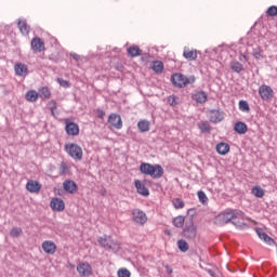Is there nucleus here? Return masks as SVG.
I'll return each instance as SVG.
<instances>
[{
    "mask_svg": "<svg viewBox=\"0 0 277 277\" xmlns=\"http://www.w3.org/2000/svg\"><path fill=\"white\" fill-rule=\"evenodd\" d=\"M108 122L111 124V127H114V129H122V117H120L118 114L109 115Z\"/></svg>",
    "mask_w": 277,
    "mask_h": 277,
    "instance_id": "12",
    "label": "nucleus"
},
{
    "mask_svg": "<svg viewBox=\"0 0 277 277\" xmlns=\"http://www.w3.org/2000/svg\"><path fill=\"white\" fill-rule=\"evenodd\" d=\"M171 81L175 88H187V85L196 83V76L186 77L183 74H174Z\"/></svg>",
    "mask_w": 277,
    "mask_h": 277,
    "instance_id": "3",
    "label": "nucleus"
},
{
    "mask_svg": "<svg viewBox=\"0 0 277 277\" xmlns=\"http://www.w3.org/2000/svg\"><path fill=\"white\" fill-rule=\"evenodd\" d=\"M39 95H40L41 98H51V91H49V88L43 87L39 91Z\"/></svg>",
    "mask_w": 277,
    "mask_h": 277,
    "instance_id": "38",
    "label": "nucleus"
},
{
    "mask_svg": "<svg viewBox=\"0 0 277 277\" xmlns=\"http://www.w3.org/2000/svg\"><path fill=\"white\" fill-rule=\"evenodd\" d=\"M140 172L151 176V179H161L163 176V167L160 164H150L148 162H143L140 166Z\"/></svg>",
    "mask_w": 277,
    "mask_h": 277,
    "instance_id": "2",
    "label": "nucleus"
},
{
    "mask_svg": "<svg viewBox=\"0 0 277 277\" xmlns=\"http://www.w3.org/2000/svg\"><path fill=\"white\" fill-rule=\"evenodd\" d=\"M210 122H213V124H217L219 122H222L224 120V111L220 109H212L210 110Z\"/></svg>",
    "mask_w": 277,
    "mask_h": 277,
    "instance_id": "11",
    "label": "nucleus"
},
{
    "mask_svg": "<svg viewBox=\"0 0 277 277\" xmlns=\"http://www.w3.org/2000/svg\"><path fill=\"white\" fill-rule=\"evenodd\" d=\"M256 233L259 238L262 239V241L266 242L267 246H274L276 243V241H274L273 238L269 237V235L263 232V229H256Z\"/></svg>",
    "mask_w": 277,
    "mask_h": 277,
    "instance_id": "22",
    "label": "nucleus"
},
{
    "mask_svg": "<svg viewBox=\"0 0 277 277\" xmlns=\"http://www.w3.org/2000/svg\"><path fill=\"white\" fill-rule=\"evenodd\" d=\"M65 130H66L67 135L75 136L79 133V124H77L72 121H69L66 123Z\"/></svg>",
    "mask_w": 277,
    "mask_h": 277,
    "instance_id": "20",
    "label": "nucleus"
},
{
    "mask_svg": "<svg viewBox=\"0 0 277 277\" xmlns=\"http://www.w3.org/2000/svg\"><path fill=\"white\" fill-rule=\"evenodd\" d=\"M97 242L105 250H113L114 252L120 251V245L111 239V236L104 235L97 239Z\"/></svg>",
    "mask_w": 277,
    "mask_h": 277,
    "instance_id": "5",
    "label": "nucleus"
},
{
    "mask_svg": "<svg viewBox=\"0 0 277 277\" xmlns=\"http://www.w3.org/2000/svg\"><path fill=\"white\" fill-rule=\"evenodd\" d=\"M27 192H30V194H38L40 189H42V184H40L38 181L30 180L26 184Z\"/></svg>",
    "mask_w": 277,
    "mask_h": 277,
    "instance_id": "14",
    "label": "nucleus"
},
{
    "mask_svg": "<svg viewBox=\"0 0 277 277\" xmlns=\"http://www.w3.org/2000/svg\"><path fill=\"white\" fill-rule=\"evenodd\" d=\"M259 94L263 101H272L274 98V90L269 85H261L259 88Z\"/></svg>",
    "mask_w": 277,
    "mask_h": 277,
    "instance_id": "9",
    "label": "nucleus"
},
{
    "mask_svg": "<svg viewBox=\"0 0 277 277\" xmlns=\"http://www.w3.org/2000/svg\"><path fill=\"white\" fill-rule=\"evenodd\" d=\"M246 214L241 210H226L224 212H221L214 219V224L216 226H225V224H228L229 222L239 230H246L250 228L248 223H246Z\"/></svg>",
    "mask_w": 277,
    "mask_h": 277,
    "instance_id": "1",
    "label": "nucleus"
},
{
    "mask_svg": "<svg viewBox=\"0 0 277 277\" xmlns=\"http://www.w3.org/2000/svg\"><path fill=\"white\" fill-rule=\"evenodd\" d=\"M134 185H135L137 194H140V196H150V190H148V188L146 187V185L144 183H142V181L135 180Z\"/></svg>",
    "mask_w": 277,
    "mask_h": 277,
    "instance_id": "15",
    "label": "nucleus"
},
{
    "mask_svg": "<svg viewBox=\"0 0 277 277\" xmlns=\"http://www.w3.org/2000/svg\"><path fill=\"white\" fill-rule=\"evenodd\" d=\"M173 205L176 209H183V207H185V202H183L181 199H175L173 201Z\"/></svg>",
    "mask_w": 277,
    "mask_h": 277,
    "instance_id": "44",
    "label": "nucleus"
},
{
    "mask_svg": "<svg viewBox=\"0 0 277 277\" xmlns=\"http://www.w3.org/2000/svg\"><path fill=\"white\" fill-rule=\"evenodd\" d=\"M197 196H198L199 202H201V205H209V197H207V194L203 190H199L197 193Z\"/></svg>",
    "mask_w": 277,
    "mask_h": 277,
    "instance_id": "35",
    "label": "nucleus"
},
{
    "mask_svg": "<svg viewBox=\"0 0 277 277\" xmlns=\"http://www.w3.org/2000/svg\"><path fill=\"white\" fill-rule=\"evenodd\" d=\"M42 250L45 254H53L57 250V246L51 240H45L42 242Z\"/></svg>",
    "mask_w": 277,
    "mask_h": 277,
    "instance_id": "18",
    "label": "nucleus"
},
{
    "mask_svg": "<svg viewBox=\"0 0 277 277\" xmlns=\"http://www.w3.org/2000/svg\"><path fill=\"white\" fill-rule=\"evenodd\" d=\"M97 118H101V120H103V118H105V110L97 109Z\"/></svg>",
    "mask_w": 277,
    "mask_h": 277,
    "instance_id": "46",
    "label": "nucleus"
},
{
    "mask_svg": "<svg viewBox=\"0 0 277 277\" xmlns=\"http://www.w3.org/2000/svg\"><path fill=\"white\" fill-rule=\"evenodd\" d=\"M70 55H71L72 60H75L76 62H79V60H81V56H79V54H77V53H71Z\"/></svg>",
    "mask_w": 277,
    "mask_h": 277,
    "instance_id": "47",
    "label": "nucleus"
},
{
    "mask_svg": "<svg viewBox=\"0 0 277 277\" xmlns=\"http://www.w3.org/2000/svg\"><path fill=\"white\" fill-rule=\"evenodd\" d=\"M207 273L209 274V276L217 277V274L213 269H208Z\"/></svg>",
    "mask_w": 277,
    "mask_h": 277,
    "instance_id": "48",
    "label": "nucleus"
},
{
    "mask_svg": "<svg viewBox=\"0 0 277 277\" xmlns=\"http://www.w3.org/2000/svg\"><path fill=\"white\" fill-rule=\"evenodd\" d=\"M77 272L81 277L92 276V265L88 262H82L77 265Z\"/></svg>",
    "mask_w": 277,
    "mask_h": 277,
    "instance_id": "10",
    "label": "nucleus"
},
{
    "mask_svg": "<svg viewBox=\"0 0 277 277\" xmlns=\"http://www.w3.org/2000/svg\"><path fill=\"white\" fill-rule=\"evenodd\" d=\"M118 277H131V272L127 268H121L117 273Z\"/></svg>",
    "mask_w": 277,
    "mask_h": 277,
    "instance_id": "41",
    "label": "nucleus"
},
{
    "mask_svg": "<svg viewBox=\"0 0 277 277\" xmlns=\"http://www.w3.org/2000/svg\"><path fill=\"white\" fill-rule=\"evenodd\" d=\"M173 226L176 228H183L185 226V216L179 215L173 219Z\"/></svg>",
    "mask_w": 277,
    "mask_h": 277,
    "instance_id": "30",
    "label": "nucleus"
},
{
    "mask_svg": "<svg viewBox=\"0 0 277 277\" xmlns=\"http://www.w3.org/2000/svg\"><path fill=\"white\" fill-rule=\"evenodd\" d=\"M199 129L201 133H211V124H209L207 121H201L199 123Z\"/></svg>",
    "mask_w": 277,
    "mask_h": 277,
    "instance_id": "36",
    "label": "nucleus"
},
{
    "mask_svg": "<svg viewBox=\"0 0 277 277\" xmlns=\"http://www.w3.org/2000/svg\"><path fill=\"white\" fill-rule=\"evenodd\" d=\"M18 29L21 31V34H23V36H29V32L31 31V27H29L27 25V22L26 21H23V22H18Z\"/></svg>",
    "mask_w": 277,
    "mask_h": 277,
    "instance_id": "26",
    "label": "nucleus"
},
{
    "mask_svg": "<svg viewBox=\"0 0 277 277\" xmlns=\"http://www.w3.org/2000/svg\"><path fill=\"white\" fill-rule=\"evenodd\" d=\"M230 68L234 72H242L243 70V65L239 63L238 61H234L230 63Z\"/></svg>",
    "mask_w": 277,
    "mask_h": 277,
    "instance_id": "33",
    "label": "nucleus"
},
{
    "mask_svg": "<svg viewBox=\"0 0 277 277\" xmlns=\"http://www.w3.org/2000/svg\"><path fill=\"white\" fill-rule=\"evenodd\" d=\"M129 57H140L142 55V49L137 45H132L128 49Z\"/></svg>",
    "mask_w": 277,
    "mask_h": 277,
    "instance_id": "27",
    "label": "nucleus"
},
{
    "mask_svg": "<svg viewBox=\"0 0 277 277\" xmlns=\"http://www.w3.org/2000/svg\"><path fill=\"white\" fill-rule=\"evenodd\" d=\"M131 220L134 222V224H137L138 226H144L146 222H148V216H146V212L134 209L131 212Z\"/></svg>",
    "mask_w": 277,
    "mask_h": 277,
    "instance_id": "7",
    "label": "nucleus"
},
{
    "mask_svg": "<svg viewBox=\"0 0 277 277\" xmlns=\"http://www.w3.org/2000/svg\"><path fill=\"white\" fill-rule=\"evenodd\" d=\"M230 145H228V143L221 142L216 145V153H219V155H228Z\"/></svg>",
    "mask_w": 277,
    "mask_h": 277,
    "instance_id": "25",
    "label": "nucleus"
},
{
    "mask_svg": "<svg viewBox=\"0 0 277 277\" xmlns=\"http://www.w3.org/2000/svg\"><path fill=\"white\" fill-rule=\"evenodd\" d=\"M183 57L188 62H195V60H198V51L189 50V48L185 47L183 52Z\"/></svg>",
    "mask_w": 277,
    "mask_h": 277,
    "instance_id": "16",
    "label": "nucleus"
},
{
    "mask_svg": "<svg viewBox=\"0 0 277 277\" xmlns=\"http://www.w3.org/2000/svg\"><path fill=\"white\" fill-rule=\"evenodd\" d=\"M251 193L253 196H255V198H263V196H265V190L261 186H254L251 189Z\"/></svg>",
    "mask_w": 277,
    "mask_h": 277,
    "instance_id": "31",
    "label": "nucleus"
},
{
    "mask_svg": "<svg viewBox=\"0 0 277 277\" xmlns=\"http://www.w3.org/2000/svg\"><path fill=\"white\" fill-rule=\"evenodd\" d=\"M151 69L154 70V72H163V62L154 61L151 63Z\"/></svg>",
    "mask_w": 277,
    "mask_h": 277,
    "instance_id": "29",
    "label": "nucleus"
},
{
    "mask_svg": "<svg viewBox=\"0 0 277 277\" xmlns=\"http://www.w3.org/2000/svg\"><path fill=\"white\" fill-rule=\"evenodd\" d=\"M64 150L71 159H75V161H81V159H83V148H81L79 144L67 143L64 146Z\"/></svg>",
    "mask_w": 277,
    "mask_h": 277,
    "instance_id": "4",
    "label": "nucleus"
},
{
    "mask_svg": "<svg viewBox=\"0 0 277 277\" xmlns=\"http://www.w3.org/2000/svg\"><path fill=\"white\" fill-rule=\"evenodd\" d=\"M68 170H69L68 163H66L64 161L61 162L60 168H58L61 176H64L68 172Z\"/></svg>",
    "mask_w": 277,
    "mask_h": 277,
    "instance_id": "39",
    "label": "nucleus"
},
{
    "mask_svg": "<svg viewBox=\"0 0 277 277\" xmlns=\"http://www.w3.org/2000/svg\"><path fill=\"white\" fill-rule=\"evenodd\" d=\"M234 131L239 135H245V133H248V124L243 121H238L234 126Z\"/></svg>",
    "mask_w": 277,
    "mask_h": 277,
    "instance_id": "23",
    "label": "nucleus"
},
{
    "mask_svg": "<svg viewBox=\"0 0 277 277\" xmlns=\"http://www.w3.org/2000/svg\"><path fill=\"white\" fill-rule=\"evenodd\" d=\"M10 235L14 238L16 237H21V235H23V228L21 227H13L10 232Z\"/></svg>",
    "mask_w": 277,
    "mask_h": 277,
    "instance_id": "40",
    "label": "nucleus"
},
{
    "mask_svg": "<svg viewBox=\"0 0 277 277\" xmlns=\"http://www.w3.org/2000/svg\"><path fill=\"white\" fill-rule=\"evenodd\" d=\"M239 61L240 62H248V56H246V54H240Z\"/></svg>",
    "mask_w": 277,
    "mask_h": 277,
    "instance_id": "49",
    "label": "nucleus"
},
{
    "mask_svg": "<svg viewBox=\"0 0 277 277\" xmlns=\"http://www.w3.org/2000/svg\"><path fill=\"white\" fill-rule=\"evenodd\" d=\"M57 83L62 87V88H70V82L67 80H64L63 78H57Z\"/></svg>",
    "mask_w": 277,
    "mask_h": 277,
    "instance_id": "43",
    "label": "nucleus"
},
{
    "mask_svg": "<svg viewBox=\"0 0 277 277\" xmlns=\"http://www.w3.org/2000/svg\"><path fill=\"white\" fill-rule=\"evenodd\" d=\"M266 14L268 16H277V6L276 5H272L267 9Z\"/></svg>",
    "mask_w": 277,
    "mask_h": 277,
    "instance_id": "42",
    "label": "nucleus"
},
{
    "mask_svg": "<svg viewBox=\"0 0 277 277\" xmlns=\"http://www.w3.org/2000/svg\"><path fill=\"white\" fill-rule=\"evenodd\" d=\"M63 189L67 194H76V192H77V189H79V187L77 186V183H75V181H72V180H65L63 182Z\"/></svg>",
    "mask_w": 277,
    "mask_h": 277,
    "instance_id": "13",
    "label": "nucleus"
},
{
    "mask_svg": "<svg viewBox=\"0 0 277 277\" xmlns=\"http://www.w3.org/2000/svg\"><path fill=\"white\" fill-rule=\"evenodd\" d=\"M30 49L34 53H42L47 48L44 47V40L40 37H34L30 41Z\"/></svg>",
    "mask_w": 277,
    "mask_h": 277,
    "instance_id": "8",
    "label": "nucleus"
},
{
    "mask_svg": "<svg viewBox=\"0 0 277 277\" xmlns=\"http://www.w3.org/2000/svg\"><path fill=\"white\" fill-rule=\"evenodd\" d=\"M177 248L181 252H187V250H189V245L186 240L180 239L177 240Z\"/></svg>",
    "mask_w": 277,
    "mask_h": 277,
    "instance_id": "34",
    "label": "nucleus"
},
{
    "mask_svg": "<svg viewBox=\"0 0 277 277\" xmlns=\"http://www.w3.org/2000/svg\"><path fill=\"white\" fill-rule=\"evenodd\" d=\"M193 101H196V103H199L200 105L207 103V98H209V95H207V92L205 91H197L192 95Z\"/></svg>",
    "mask_w": 277,
    "mask_h": 277,
    "instance_id": "17",
    "label": "nucleus"
},
{
    "mask_svg": "<svg viewBox=\"0 0 277 277\" xmlns=\"http://www.w3.org/2000/svg\"><path fill=\"white\" fill-rule=\"evenodd\" d=\"M26 101H29V103H36L38 101V92L30 90L26 93Z\"/></svg>",
    "mask_w": 277,
    "mask_h": 277,
    "instance_id": "32",
    "label": "nucleus"
},
{
    "mask_svg": "<svg viewBox=\"0 0 277 277\" xmlns=\"http://www.w3.org/2000/svg\"><path fill=\"white\" fill-rule=\"evenodd\" d=\"M55 109H57V106L54 104V105L51 107L52 116H55Z\"/></svg>",
    "mask_w": 277,
    "mask_h": 277,
    "instance_id": "50",
    "label": "nucleus"
},
{
    "mask_svg": "<svg viewBox=\"0 0 277 277\" xmlns=\"http://www.w3.org/2000/svg\"><path fill=\"white\" fill-rule=\"evenodd\" d=\"M252 55L255 60L263 58V50H261V47L253 48Z\"/></svg>",
    "mask_w": 277,
    "mask_h": 277,
    "instance_id": "37",
    "label": "nucleus"
},
{
    "mask_svg": "<svg viewBox=\"0 0 277 277\" xmlns=\"http://www.w3.org/2000/svg\"><path fill=\"white\" fill-rule=\"evenodd\" d=\"M137 129L141 133H147V131H150V121L146 119H142L137 122Z\"/></svg>",
    "mask_w": 277,
    "mask_h": 277,
    "instance_id": "24",
    "label": "nucleus"
},
{
    "mask_svg": "<svg viewBox=\"0 0 277 277\" xmlns=\"http://www.w3.org/2000/svg\"><path fill=\"white\" fill-rule=\"evenodd\" d=\"M14 68L17 77H27V75H29V69L27 68V65L23 63L15 64Z\"/></svg>",
    "mask_w": 277,
    "mask_h": 277,
    "instance_id": "19",
    "label": "nucleus"
},
{
    "mask_svg": "<svg viewBox=\"0 0 277 277\" xmlns=\"http://www.w3.org/2000/svg\"><path fill=\"white\" fill-rule=\"evenodd\" d=\"M50 207L51 209H53V211H64V209L66 208L64 200L60 198L52 199V201L50 202Z\"/></svg>",
    "mask_w": 277,
    "mask_h": 277,
    "instance_id": "21",
    "label": "nucleus"
},
{
    "mask_svg": "<svg viewBox=\"0 0 277 277\" xmlns=\"http://www.w3.org/2000/svg\"><path fill=\"white\" fill-rule=\"evenodd\" d=\"M197 235H198V229L194 224V220L190 219L185 223V227L183 229V237H185V239H188V241H194Z\"/></svg>",
    "mask_w": 277,
    "mask_h": 277,
    "instance_id": "6",
    "label": "nucleus"
},
{
    "mask_svg": "<svg viewBox=\"0 0 277 277\" xmlns=\"http://www.w3.org/2000/svg\"><path fill=\"white\" fill-rule=\"evenodd\" d=\"M168 103H169V105H172V106L176 105V96H174V95L169 96Z\"/></svg>",
    "mask_w": 277,
    "mask_h": 277,
    "instance_id": "45",
    "label": "nucleus"
},
{
    "mask_svg": "<svg viewBox=\"0 0 277 277\" xmlns=\"http://www.w3.org/2000/svg\"><path fill=\"white\" fill-rule=\"evenodd\" d=\"M238 109L243 114H250V104H248V101L246 100H240L238 103Z\"/></svg>",
    "mask_w": 277,
    "mask_h": 277,
    "instance_id": "28",
    "label": "nucleus"
}]
</instances>
